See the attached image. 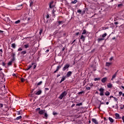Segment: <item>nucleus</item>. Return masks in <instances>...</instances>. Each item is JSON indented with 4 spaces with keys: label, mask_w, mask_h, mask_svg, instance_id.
I'll list each match as a JSON object with an SVG mask.
<instances>
[{
    "label": "nucleus",
    "mask_w": 124,
    "mask_h": 124,
    "mask_svg": "<svg viewBox=\"0 0 124 124\" xmlns=\"http://www.w3.org/2000/svg\"><path fill=\"white\" fill-rule=\"evenodd\" d=\"M2 65L3 66H5V63H4V62H2Z\"/></svg>",
    "instance_id": "50"
},
{
    "label": "nucleus",
    "mask_w": 124,
    "mask_h": 124,
    "mask_svg": "<svg viewBox=\"0 0 124 124\" xmlns=\"http://www.w3.org/2000/svg\"><path fill=\"white\" fill-rule=\"evenodd\" d=\"M3 32V31L0 30V33H2Z\"/></svg>",
    "instance_id": "62"
},
{
    "label": "nucleus",
    "mask_w": 124,
    "mask_h": 124,
    "mask_svg": "<svg viewBox=\"0 0 124 124\" xmlns=\"http://www.w3.org/2000/svg\"><path fill=\"white\" fill-rule=\"evenodd\" d=\"M69 64H66L62 68L63 71H65L66 69H68V68H69Z\"/></svg>",
    "instance_id": "4"
},
{
    "label": "nucleus",
    "mask_w": 124,
    "mask_h": 124,
    "mask_svg": "<svg viewBox=\"0 0 124 124\" xmlns=\"http://www.w3.org/2000/svg\"><path fill=\"white\" fill-rule=\"evenodd\" d=\"M17 115H21V112L20 111H17Z\"/></svg>",
    "instance_id": "44"
},
{
    "label": "nucleus",
    "mask_w": 124,
    "mask_h": 124,
    "mask_svg": "<svg viewBox=\"0 0 124 124\" xmlns=\"http://www.w3.org/2000/svg\"><path fill=\"white\" fill-rule=\"evenodd\" d=\"M0 106L1 108L3 107V105H2V104H0Z\"/></svg>",
    "instance_id": "56"
},
{
    "label": "nucleus",
    "mask_w": 124,
    "mask_h": 124,
    "mask_svg": "<svg viewBox=\"0 0 124 124\" xmlns=\"http://www.w3.org/2000/svg\"><path fill=\"white\" fill-rule=\"evenodd\" d=\"M99 80H100V78H95L94 81H98Z\"/></svg>",
    "instance_id": "39"
},
{
    "label": "nucleus",
    "mask_w": 124,
    "mask_h": 124,
    "mask_svg": "<svg viewBox=\"0 0 124 124\" xmlns=\"http://www.w3.org/2000/svg\"><path fill=\"white\" fill-rule=\"evenodd\" d=\"M71 74H72V72L71 71H69L66 74V77H70Z\"/></svg>",
    "instance_id": "11"
},
{
    "label": "nucleus",
    "mask_w": 124,
    "mask_h": 124,
    "mask_svg": "<svg viewBox=\"0 0 124 124\" xmlns=\"http://www.w3.org/2000/svg\"><path fill=\"white\" fill-rule=\"evenodd\" d=\"M55 11H54V10L52 11V14H53V15H54V16H55Z\"/></svg>",
    "instance_id": "51"
},
{
    "label": "nucleus",
    "mask_w": 124,
    "mask_h": 124,
    "mask_svg": "<svg viewBox=\"0 0 124 124\" xmlns=\"http://www.w3.org/2000/svg\"><path fill=\"white\" fill-rule=\"evenodd\" d=\"M118 23L117 22H114V25H118Z\"/></svg>",
    "instance_id": "60"
},
{
    "label": "nucleus",
    "mask_w": 124,
    "mask_h": 124,
    "mask_svg": "<svg viewBox=\"0 0 124 124\" xmlns=\"http://www.w3.org/2000/svg\"><path fill=\"white\" fill-rule=\"evenodd\" d=\"M121 88H122V89H123V90H124V86H121Z\"/></svg>",
    "instance_id": "64"
},
{
    "label": "nucleus",
    "mask_w": 124,
    "mask_h": 124,
    "mask_svg": "<svg viewBox=\"0 0 124 124\" xmlns=\"http://www.w3.org/2000/svg\"><path fill=\"white\" fill-rule=\"evenodd\" d=\"M115 119L117 120H120V119H122V117L120 116V114H119V113H115Z\"/></svg>",
    "instance_id": "6"
},
{
    "label": "nucleus",
    "mask_w": 124,
    "mask_h": 124,
    "mask_svg": "<svg viewBox=\"0 0 124 124\" xmlns=\"http://www.w3.org/2000/svg\"><path fill=\"white\" fill-rule=\"evenodd\" d=\"M107 81V78L105 77L101 79V82L103 83H106Z\"/></svg>",
    "instance_id": "9"
},
{
    "label": "nucleus",
    "mask_w": 124,
    "mask_h": 124,
    "mask_svg": "<svg viewBox=\"0 0 124 124\" xmlns=\"http://www.w3.org/2000/svg\"><path fill=\"white\" fill-rule=\"evenodd\" d=\"M85 38H86V36H84V35H81L80 36V39L82 40V41H85Z\"/></svg>",
    "instance_id": "15"
},
{
    "label": "nucleus",
    "mask_w": 124,
    "mask_h": 124,
    "mask_svg": "<svg viewBox=\"0 0 124 124\" xmlns=\"http://www.w3.org/2000/svg\"><path fill=\"white\" fill-rule=\"evenodd\" d=\"M108 88H112V83H108L107 85Z\"/></svg>",
    "instance_id": "21"
},
{
    "label": "nucleus",
    "mask_w": 124,
    "mask_h": 124,
    "mask_svg": "<svg viewBox=\"0 0 124 124\" xmlns=\"http://www.w3.org/2000/svg\"><path fill=\"white\" fill-rule=\"evenodd\" d=\"M59 25H62V24H63V21H58Z\"/></svg>",
    "instance_id": "31"
},
{
    "label": "nucleus",
    "mask_w": 124,
    "mask_h": 124,
    "mask_svg": "<svg viewBox=\"0 0 124 124\" xmlns=\"http://www.w3.org/2000/svg\"><path fill=\"white\" fill-rule=\"evenodd\" d=\"M114 98V101H117V103H118V99H117V98L113 97Z\"/></svg>",
    "instance_id": "37"
},
{
    "label": "nucleus",
    "mask_w": 124,
    "mask_h": 124,
    "mask_svg": "<svg viewBox=\"0 0 124 124\" xmlns=\"http://www.w3.org/2000/svg\"><path fill=\"white\" fill-rule=\"evenodd\" d=\"M20 20H18L17 21H15V24H19L20 23Z\"/></svg>",
    "instance_id": "33"
},
{
    "label": "nucleus",
    "mask_w": 124,
    "mask_h": 124,
    "mask_svg": "<svg viewBox=\"0 0 124 124\" xmlns=\"http://www.w3.org/2000/svg\"><path fill=\"white\" fill-rule=\"evenodd\" d=\"M116 76H117V72L115 73L113 76H112V78H111V80H113V79H115V78H116Z\"/></svg>",
    "instance_id": "19"
},
{
    "label": "nucleus",
    "mask_w": 124,
    "mask_h": 124,
    "mask_svg": "<svg viewBox=\"0 0 124 124\" xmlns=\"http://www.w3.org/2000/svg\"><path fill=\"white\" fill-rule=\"evenodd\" d=\"M54 3V1H51L49 5V8H54L55 5H53V4Z\"/></svg>",
    "instance_id": "5"
},
{
    "label": "nucleus",
    "mask_w": 124,
    "mask_h": 124,
    "mask_svg": "<svg viewBox=\"0 0 124 124\" xmlns=\"http://www.w3.org/2000/svg\"><path fill=\"white\" fill-rule=\"evenodd\" d=\"M47 118H48V114H47V113H45L44 119H47Z\"/></svg>",
    "instance_id": "20"
},
{
    "label": "nucleus",
    "mask_w": 124,
    "mask_h": 124,
    "mask_svg": "<svg viewBox=\"0 0 124 124\" xmlns=\"http://www.w3.org/2000/svg\"><path fill=\"white\" fill-rule=\"evenodd\" d=\"M23 50V48H19L17 50V51H22Z\"/></svg>",
    "instance_id": "43"
},
{
    "label": "nucleus",
    "mask_w": 124,
    "mask_h": 124,
    "mask_svg": "<svg viewBox=\"0 0 124 124\" xmlns=\"http://www.w3.org/2000/svg\"><path fill=\"white\" fill-rule=\"evenodd\" d=\"M65 78H66V77H65V76H63L60 81V84H61V83H62V82H63V81L65 80Z\"/></svg>",
    "instance_id": "16"
},
{
    "label": "nucleus",
    "mask_w": 124,
    "mask_h": 124,
    "mask_svg": "<svg viewBox=\"0 0 124 124\" xmlns=\"http://www.w3.org/2000/svg\"><path fill=\"white\" fill-rule=\"evenodd\" d=\"M32 65L33 69H35V68H36L37 64L35 63H34L33 65Z\"/></svg>",
    "instance_id": "26"
},
{
    "label": "nucleus",
    "mask_w": 124,
    "mask_h": 124,
    "mask_svg": "<svg viewBox=\"0 0 124 124\" xmlns=\"http://www.w3.org/2000/svg\"><path fill=\"white\" fill-rule=\"evenodd\" d=\"M42 93V91L41 90H39L35 93V94H36V95H39L40 94H41Z\"/></svg>",
    "instance_id": "13"
},
{
    "label": "nucleus",
    "mask_w": 124,
    "mask_h": 124,
    "mask_svg": "<svg viewBox=\"0 0 124 124\" xmlns=\"http://www.w3.org/2000/svg\"><path fill=\"white\" fill-rule=\"evenodd\" d=\"M24 47H25V49H27L29 47V44L24 45Z\"/></svg>",
    "instance_id": "30"
},
{
    "label": "nucleus",
    "mask_w": 124,
    "mask_h": 124,
    "mask_svg": "<svg viewBox=\"0 0 124 124\" xmlns=\"http://www.w3.org/2000/svg\"><path fill=\"white\" fill-rule=\"evenodd\" d=\"M45 91H49V88H46L45 89Z\"/></svg>",
    "instance_id": "53"
},
{
    "label": "nucleus",
    "mask_w": 124,
    "mask_h": 124,
    "mask_svg": "<svg viewBox=\"0 0 124 124\" xmlns=\"http://www.w3.org/2000/svg\"><path fill=\"white\" fill-rule=\"evenodd\" d=\"M21 119H22V116H19L16 117V120H21Z\"/></svg>",
    "instance_id": "27"
},
{
    "label": "nucleus",
    "mask_w": 124,
    "mask_h": 124,
    "mask_svg": "<svg viewBox=\"0 0 124 124\" xmlns=\"http://www.w3.org/2000/svg\"><path fill=\"white\" fill-rule=\"evenodd\" d=\"M92 121L95 124H98V122H97V120L94 118H93L92 119Z\"/></svg>",
    "instance_id": "8"
},
{
    "label": "nucleus",
    "mask_w": 124,
    "mask_h": 124,
    "mask_svg": "<svg viewBox=\"0 0 124 124\" xmlns=\"http://www.w3.org/2000/svg\"><path fill=\"white\" fill-rule=\"evenodd\" d=\"M67 94V92L66 91H64L61 94L59 97V99H62L64 96H65Z\"/></svg>",
    "instance_id": "2"
},
{
    "label": "nucleus",
    "mask_w": 124,
    "mask_h": 124,
    "mask_svg": "<svg viewBox=\"0 0 124 124\" xmlns=\"http://www.w3.org/2000/svg\"><path fill=\"white\" fill-rule=\"evenodd\" d=\"M49 14H47V15L46 16V19H49Z\"/></svg>",
    "instance_id": "48"
},
{
    "label": "nucleus",
    "mask_w": 124,
    "mask_h": 124,
    "mask_svg": "<svg viewBox=\"0 0 124 124\" xmlns=\"http://www.w3.org/2000/svg\"><path fill=\"white\" fill-rule=\"evenodd\" d=\"M11 47H12V48H14V49H15V48H16V44H12Z\"/></svg>",
    "instance_id": "22"
},
{
    "label": "nucleus",
    "mask_w": 124,
    "mask_h": 124,
    "mask_svg": "<svg viewBox=\"0 0 124 124\" xmlns=\"http://www.w3.org/2000/svg\"><path fill=\"white\" fill-rule=\"evenodd\" d=\"M62 67V66L59 65L57 67L56 70L54 72V73H56L57 71H59V69H60Z\"/></svg>",
    "instance_id": "12"
},
{
    "label": "nucleus",
    "mask_w": 124,
    "mask_h": 124,
    "mask_svg": "<svg viewBox=\"0 0 124 124\" xmlns=\"http://www.w3.org/2000/svg\"><path fill=\"white\" fill-rule=\"evenodd\" d=\"M75 41H76V40H74L73 42L72 43V44H73V43H74Z\"/></svg>",
    "instance_id": "61"
},
{
    "label": "nucleus",
    "mask_w": 124,
    "mask_h": 124,
    "mask_svg": "<svg viewBox=\"0 0 124 124\" xmlns=\"http://www.w3.org/2000/svg\"><path fill=\"white\" fill-rule=\"evenodd\" d=\"M114 108H115V109H118L119 106H118V104H117L116 105H115V106Z\"/></svg>",
    "instance_id": "34"
},
{
    "label": "nucleus",
    "mask_w": 124,
    "mask_h": 124,
    "mask_svg": "<svg viewBox=\"0 0 124 124\" xmlns=\"http://www.w3.org/2000/svg\"><path fill=\"white\" fill-rule=\"evenodd\" d=\"M21 82H25V79L24 78H22L21 79Z\"/></svg>",
    "instance_id": "46"
},
{
    "label": "nucleus",
    "mask_w": 124,
    "mask_h": 124,
    "mask_svg": "<svg viewBox=\"0 0 124 124\" xmlns=\"http://www.w3.org/2000/svg\"><path fill=\"white\" fill-rule=\"evenodd\" d=\"M12 57H13V59H14V60H15V53H13L12 55Z\"/></svg>",
    "instance_id": "29"
},
{
    "label": "nucleus",
    "mask_w": 124,
    "mask_h": 124,
    "mask_svg": "<svg viewBox=\"0 0 124 124\" xmlns=\"http://www.w3.org/2000/svg\"><path fill=\"white\" fill-rule=\"evenodd\" d=\"M108 120L110 122V123H114V119H113V118L109 117Z\"/></svg>",
    "instance_id": "17"
},
{
    "label": "nucleus",
    "mask_w": 124,
    "mask_h": 124,
    "mask_svg": "<svg viewBox=\"0 0 124 124\" xmlns=\"http://www.w3.org/2000/svg\"><path fill=\"white\" fill-rule=\"evenodd\" d=\"M78 1V0H74V1H72L71 2V3H73V4H75V3H77Z\"/></svg>",
    "instance_id": "24"
},
{
    "label": "nucleus",
    "mask_w": 124,
    "mask_h": 124,
    "mask_svg": "<svg viewBox=\"0 0 124 124\" xmlns=\"http://www.w3.org/2000/svg\"><path fill=\"white\" fill-rule=\"evenodd\" d=\"M111 64H112V63L111 62H107L106 63V66H109L111 65Z\"/></svg>",
    "instance_id": "18"
},
{
    "label": "nucleus",
    "mask_w": 124,
    "mask_h": 124,
    "mask_svg": "<svg viewBox=\"0 0 124 124\" xmlns=\"http://www.w3.org/2000/svg\"><path fill=\"white\" fill-rule=\"evenodd\" d=\"M79 34V32L76 33V35H78Z\"/></svg>",
    "instance_id": "63"
},
{
    "label": "nucleus",
    "mask_w": 124,
    "mask_h": 124,
    "mask_svg": "<svg viewBox=\"0 0 124 124\" xmlns=\"http://www.w3.org/2000/svg\"><path fill=\"white\" fill-rule=\"evenodd\" d=\"M42 31H43V30L42 29L40 30V32H39L40 35H41V33H42Z\"/></svg>",
    "instance_id": "35"
},
{
    "label": "nucleus",
    "mask_w": 124,
    "mask_h": 124,
    "mask_svg": "<svg viewBox=\"0 0 124 124\" xmlns=\"http://www.w3.org/2000/svg\"><path fill=\"white\" fill-rule=\"evenodd\" d=\"M44 113H45V110H41L38 112V113L40 115H43V114H44Z\"/></svg>",
    "instance_id": "14"
},
{
    "label": "nucleus",
    "mask_w": 124,
    "mask_h": 124,
    "mask_svg": "<svg viewBox=\"0 0 124 124\" xmlns=\"http://www.w3.org/2000/svg\"><path fill=\"white\" fill-rule=\"evenodd\" d=\"M82 93H84V91L78 92V94H82Z\"/></svg>",
    "instance_id": "38"
},
{
    "label": "nucleus",
    "mask_w": 124,
    "mask_h": 124,
    "mask_svg": "<svg viewBox=\"0 0 124 124\" xmlns=\"http://www.w3.org/2000/svg\"><path fill=\"white\" fill-rule=\"evenodd\" d=\"M74 106H75V104H73L72 106H71V108H73V107H74Z\"/></svg>",
    "instance_id": "52"
},
{
    "label": "nucleus",
    "mask_w": 124,
    "mask_h": 124,
    "mask_svg": "<svg viewBox=\"0 0 124 124\" xmlns=\"http://www.w3.org/2000/svg\"><path fill=\"white\" fill-rule=\"evenodd\" d=\"M100 92V95L102 96V95H104V89L101 88L99 89Z\"/></svg>",
    "instance_id": "3"
},
{
    "label": "nucleus",
    "mask_w": 124,
    "mask_h": 124,
    "mask_svg": "<svg viewBox=\"0 0 124 124\" xmlns=\"http://www.w3.org/2000/svg\"><path fill=\"white\" fill-rule=\"evenodd\" d=\"M122 5H123V4H119L118 5V7H120V6H122Z\"/></svg>",
    "instance_id": "55"
},
{
    "label": "nucleus",
    "mask_w": 124,
    "mask_h": 124,
    "mask_svg": "<svg viewBox=\"0 0 124 124\" xmlns=\"http://www.w3.org/2000/svg\"><path fill=\"white\" fill-rule=\"evenodd\" d=\"M14 61H15L14 58H12L11 59V61L9 62L8 63V65H12V62H13Z\"/></svg>",
    "instance_id": "7"
},
{
    "label": "nucleus",
    "mask_w": 124,
    "mask_h": 124,
    "mask_svg": "<svg viewBox=\"0 0 124 124\" xmlns=\"http://www.w3.org/2000/svg\"><path fill=\"white\" fill-rule=\"evenodd\" d=\"M109 61H113V57H111L110 59H109Z\"/></svg>",
    "instance_id": "58"
},
{
    "label": "nucleus",
    "mask_w": 124,
    "mask_h": 124,
    "mask_svg": "<svg viewBox=\"0 0 124 124\" xmlns=\"http://www.w3.org/2000/svg\"><path fill=\"white\" fill-rule=\"evenodd\" d=\"M33 4V2H32V1H31V2H30V6H31V5H32Z\"/></svg>",
    "instance_id": "47"
},
{
    "label": "nucleus",
    "mask_w": 124,
    "mask_h": 124,
    "mask_svg": "<svg viewBox=\"0 0 124 124\" xmlns=\"http://www.w3.org/2000/svg\"><path fill=\"white\" fill-rule=\"evenodd\" d=\"M86 33H87V31H86V30H83L82 34H86Z\"/></svg>",
    "instance_id": "25"
},
{
    "label": "nucleus",
    "mask_w": 124,
    "mask_h": 124,
    "mask_svg": "<svg viewBox=\"0 0 124 124\" xmlns=\"http://www.w3.org/2000/svg\"><path fill=\"white\" fill-rule=\"evenodd\" d=\"M64 50H65V47H63L62 48V52H63V51H64Z\"/></svg>",
    "instance_id": "54"
},
{
    "label": "nucleus",
    "mask_w": 124,
    "mask_h": 124,
    "mask_svg": "<svg viewBox=\"0 0 124 124\" xmlns=\"http://www.w3.org/2000/svg\"><path fill=\"white\" fill-rule=\"evenodd\" d=\"M34 64V63H32L31 65H30L28 66L27 68H26V70H29V69H31V67H32V65Z\"/></svg>",
    "instance_id": "10"
},
{
    "label": "nucleus",
    "mask_w": 124,
    "mask_h": 124,
    "mask_svg": "<svg viewBox=\"0 0 124 124\" xmlns=\"http://www.w3.org/2000/svg\"><path fill=\"white\" fill-rule=\"evenodd\" d=\"M85 12H86V11L83 10V11H82V14H85Z\"/></svg>",
    "instance_id": "59"
},
{
    "label": "nucleus",
    "mask_w": 124,
    "mask_h": 124,
    "mask_svg": "<svg viewBox=\"0 0 124 124\" xmlns=\"http://www.w3.org/2000/svg\"><path fill=\"white\" fill-rule=\"evenodd\" d=\"M36 111H40V108H37L36 109Z\"/></svg>",
    "instance_id": "49"
},
{
    "label": "nucleus",
    "mask_w": 124,
    "mask_h": 124,
    "mask_svg": "<svg viewBox=\"0 0 124 124\" xmlns=\"http://www.w3.org/2000/svg\"><path fill=\"white\" fill-rule=\"evenodd\" d=\"M53 115H54V116H56V115H58V113L56 112H53Z\"/></svg>",
    "instance_id": "42"
},
{
    "label": "nucleus",
    "mask_w": 124,
    "mask_h": 124,
    "mask_svg": "<svg viewBox=\"0 0 124 124\" xmlns=\"http://www.w3.org/2000/svg\"><path fill=\"white\" fill-rule=\"evenodd\" d=\"M77 12L78 13L81 14V13L82 12V11H81V10H80V9L79 10H78Z\"/></svg>",
    "instance_id": "40"
},
{
    "label": "nucleus",
    "mask_w": 124,
    "mask_h": 124,
    "mask_svg": "<svg viewBox=\"0 0 124 124\" xmlns=\"http://www.w3.org/2000/svg\"><path fill=\"white\" fill-rule=\"evenodd\" d=\"M27 53V51H26V50L22 51L21 52V55H25V54Z\"/></svg>",
    "instance_id": "28"
},
{
    "label": "nucleus",
    "mask_w": 124,
    "mask_h": 124,
    "mask_svg": "<svg viewBox=\"0 0 124 124\" xmlns=\"http://www.w3.org/2000/svg\"><path fill=\"white\" fill-rule=\"evenodd\" d=\"M119 96H121V95H122V94H123V92H119Z\"/></svg>",
    "instance_id": "41"
},
{
    "label": "nucleus",
    "mask_w": 124,
    "mask_h": 124,
    "mask_svg": "<svg viewBox=\"0 0 124 124\" xmlns=\"http://www.w3.org/2000/svg\"><path fill=\"white\" fill-rule=\"evenodd\" d=\"M82 105V103H79V104H77L76 106H81Z\"/></svg>",
    "instance_id": "36"
},
{
    "label": "nucleus",
    "mask_w": 124,
    "mask_h": 124,
    "mask_svg": "<svg viewBox=\"0 0 124 124\" xmlns=\"http://www.w3.org/2000/svg\"><path fill=\"white\" fill-rule=\"evenodd\" d=\"M105 95L108 96V95H110V93L108 91H107L105 93Z\"/></svg>",
    "instance_id": "23"
},
{
    "label": "nucleus",
    "mask_w": 124,
    "mask_h": 124,
    "mask_svg": "<svg viewBox=\"0 0 124 124\" xmlns=\"http://www.w3.org/2000/svg\"><path fill=\"white\" fill-rule=\"evenodd\" d=\"M101 36H102V38H98V39H97L98 42H101V41H103V40H104V38L106 37V36H107V33H105Z\"/></svg>",
    "instance_id": "1"
},
{
    "label": "nucleus",
    "mask_w": 124,
    "mask_h": 124,
    "mask_svg": "<svg viewBox=\"0 0 124 124\" xmlns=\"http://www.w3.org/2000/svg\"><path fill=\"white\" fill-rule=\"evenodd\" d=\"M41 84H42V81H41L37 83V86H40V85H41Z\"/></svg>",
    "instance_id": "32"
},
{
    "label": "nucleus",
    "mask_w": 124,
    "mask_h": 124,
    "mask_svg": "<svg viewBox=\"0 0 124 124\" xmlns=\"http://www.w3.org/2000/svg\"><path fill=\"white\" fill-rule=\"evenodd\" d=\"M86 90H91V87H86Z\"/></svg>",
    "instance_id": "45"
},
{
    "label": "nucleus",
    "mask_w": 124,
    "mask_h": 124,
    "mask_svg": "<svg viewBox=\"0 0 124 124\" xmlns=\"http://www.w3.org/2000/svg\"><path fill=\"white\" fill-rule=\"evenodd\" d=\"M123 121V123H124V116H123L122 118Z\"/></svg>",
    "instance_id": "57"
}]
</instances>
